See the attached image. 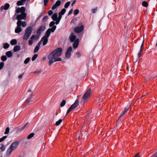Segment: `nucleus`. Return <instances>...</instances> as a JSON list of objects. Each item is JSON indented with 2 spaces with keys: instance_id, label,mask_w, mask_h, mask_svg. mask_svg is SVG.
<instances>
[{
  "instance_id": "obj_42",
  "label": "nucleus",
  "mask_w": 157,
  "mask_h": 157,
  "mask_svg": "<svg viewBox=\"0 0 157 157\" xmlns=\"http://www.w3.org/2000/svg\"><path fill=\"white\" fill-rule=\"evenodd\" d=\"M79 10L78 9H76L74 11V14L75 15H77L79 13Z\"/></svg>"
},
{
  "instance_id": "obj_20",
  "label": "nucleus",
  "mask_w": 157,
  "mask_h": 157,
  "mask_svg": "<svg viewBox=\"0 0 157 157\" xmlns=\"http://www.w3.org/2000/svg\"><path fill=\"white\" fill-rule=\"evenodd\" d=\"M52 19L54 21H55L57 19V14L56 13H55L52 16Z\"/></svg>"
},
{
  "instance_id": "obj_51",
  "label": "nucleus",
  "mask_w": 157,
  "mask_h": 157,
  "mask_svg": "<svg viewBox=\"0 0 157 157\" xmlns=\"http://www.w3.org/2000/svg\"><path fill=\"white\" fill-rule=\"evenodd\" d=\"M142 55V52H139L138 54L139 59H140V58L141 56Z\"/></svg>"
},
{
  "instance_id": "obj_8",
  "label": "nucleus",
  "mask_w": 157,
  "mask_h": 157,
  "mask_svg": "<svg viewBox=\"0 0 157 157\" xmlns=\"http://www.w3.org/2000/svg\"><path fill=\"white\" fill-rule=\"evenodd\" d=\"M37 35L36 36L34 35H33L30 38V39L33 40L34 39L36 38V40H37L39 38V36L40 35L41 33V31H40L38 29L37 30Z\"/></svg>"
},
{
  "instance_id": "obj_9",
  "label": "nucleus",
  "mask_w": 157,
  "mask_h": 157,
  "mask_svg": "<svg viewBox=\"0 0 157 157\" xmlns=\"http://www.w3.org/2000/svg\"><path fill=\"white\" fill-rule=\"evenodd\" d=\"M72 50L71 47H70L68 48L65 54L67 58H70L71 56V53Z\"/></svg>"
},
{
  "instance_id": "obj_6",
  "label": "nucleus",
  "mask_w": 157,
  "mask_h": 157,
  "mask_svg": "<svg viewBox=\"0 0 157 157\" xmlns=\"http://www.w3.org/2000/svg\"><path fill=\"white\" fill-rule=\"evenodd\" d=\"M26 13H21V14H19L17 15L16 19L18 21H21V20H25L26 18Z\"/></svg>"
},
{
  "instance_id": "obj_3",
  "label": "nucleus",
  "mask_w": 157,
  "mask_h": 157,
  "mask_svg": "<svg viewBox=\"0 0 157 157\" xmlns=\"http://www.w3.org/2000/svg\"><path fill=\"white\" fill-rule=\"evenodd\" d=\"M91 90L90 89L87 90L83 96L82 99H81V102L84 103L87 101L89 99L91 95Z\"/></svg>"
},
{
  "instance_id": "obj_28",
  "label": "nucleus",
  "mask_w": 157,
  "mask_h": 157,
  "mask_svg": "<svg viewBox=\"0 0 157 157\" xmlns=\"http://www.w3.org/2000/svg\"><path fill=\"white\" fill-rule=\"evenodd\" d=\"M7 57L5 56H2L1 57V59L2 61H5L7 60Z\"/></svg>"
},
{
  "instance_id": "obj_36",
  "label": "nucleus",
  "mask_w": 157,
  "mask_h": 157,
  "mask_svg": "<svg viewBox=\"0 0 157 157\" xmlns=\"http://www.w3.org/2000/svg\"><path fill=\"white\" fill-rule=\"evenodd\" d=\"M10 131V128L9 127H7L5 130V132H4L5 134H8Z\"/></svg>"
},
{
  "instance_id": "obj_44",
  "label": "nucleus",
  "mask_w": 157,
  "mask_h": 157,
  "mask_svg": "<svg viewBox=\"0 0 157 157\" xmlns=\"http://www.w3.org/2000/svg\"><path fill=\"white\" fill-rule=\"evenodd\" d=\"M0 148L1 150V151H5V147L3 144L2 145V146H1V147Z\"/></svg>"
},
{
  "instance_id": "obj_4",
  "label": "nucleus",
  "mask_w": 157,
  "mask_h": 157,
  "mask_svg": "<svg viewBox=\"0 0 157 157\" xmlns=\"http://www.w3.org/2000/svg\"><path fill=\"white\" fill-rule=\"evenodd\" d=\"M56 26H54L51 28L48 29L46 31L45 35L44 36L48 38L51 34V32H52L53 33L54 32L56 29Z\"/></svg>"
},
{
  "instance_id": "obj_56",
  "label": "nucleus",
  "mask_w": 157,
  "mask_h": 157,
  "mask_svg": "<svg viewBox=\"0 0 157 157\" xmlns=\"http://www.w3.org/2000/svg\"><path fill=\"white\" fill-rule=\"evenodd\" d=\"M33 40H29L28 41L29 44V45H31L33 44V41H32Z\"/></svg>"
},
{
  "instance_id": "obj_57",
  "label": "nucleus",
  "mask_w": 157,
  "mask_h": 157,
  "mask_svg": "<svg viewBox=\"0 0 157 157\" xmlns=\"http://www.w3.org/2000/svg\"><path fill=\"white\" fill-rule=\"evenodd\" d=\"M62 15H61L59 13V17L58 18H57V19L59 20L60 21L62 17Z\"/></svg>"
},
{
  "instance_id": "obj_32",
  "label": "nucleus",
  "mask_w": 157,
  "mask_h": 157,
  "mask_svg": "<svg viewBox=\"0 0 157 157\" xmlns=\"http://www.w3.org/2000/svg\"><path fill=\"white\" fill-rule=\"evenodd\" d=\"M30 60V58L29 57L27 58L24 61V63L26 64L28 63Z\"/></svg>"
},
{
  "instance_id": "obj_48",
  "label": "nucleus",
  "mask_w": 157,
  "mask_h": 157,
  "mask_svg": "<svg viewBox=\"0 0 157 157\" xmlns=\"http://www.w3.org/2000/svg\"><path fill=\"white\" fill-rule=\"evenodd\" d=\"M53 13V11L52 10H49L48 12V14L49 16H51Z\"/></svg>"
},
{
  "instance_id": "obj_19",
  "label": "nucleus",
  "mask_w": 157,
  "mask_h": 157,
  "mask_svg": "<svg viewBox=\"0 0 157 157\" xmlns=\"http://www.w3.org/2000/svg\"><path fill=\"white\" fill-rule=\"evenodd\" d=\"M33 96V95L31 94L30 97H29L26 100V102H28V104L30 102L33 101V100L32 99Z\"/></svg>"
},
{
  "instance_id": "obj_13",
  "label": "nucleus",
  "mask_w": 157,
  "mask_h": 157,
  "mask_svg": "<svg viewBox=\"0 0 157 157\" xmlns=\"http://www.w3.org/2000/svg\"><path fill=\"white\" fill-rule=\"evenodd\" d=\"M48 37L45 36L42 37L41 41H43V45H45L47 43L48 41Z\"/></svg>"
},
{
  "instance_id": "obj_54",
  "label": "nucleus",
  "mask_w": 157,
  "mask_h": 157,
  "mask_svg": "<svg viewBox=\"0 0 157 157\" xmlns=\"http://www.w3.org/2000/svg\"><path fill=\"white\" fill-rule=\"evenodd\" d=\"M128 109H129L128 107H125L123 111L125 113L126 112H127V111Z\"/></svg>"
},
{
  "instance_id": "obj_18",
  "label": "nucleus",
  "mask_w": 157,
  "mask_h": 157,
  "mask_svg": "<svg viewBox=\"0 0 157 157\" xmlns=\"http://www.w3.org/2000/svg\"><path fill=\"white\" fill-rule=\"evenodd\" d=\"M20 47L19 46L16 45L14 47L13 51L14 52H15L20 50Z\"/></svg>"
},
{
  "instance_id": "obj_55",
  "label": "nucleus",
  "mask_w": 157,
  "mask_h": 157,
  "mask_svg": "<svg viewBox=\"0 0 157 157\" xmlns=\"http://www.w3.org/2000/svg\"><path fill=\"white\" fill-rule=\"evenodd\" d=\"M128 109H129L128 107H125L123 111L125 113L126 112H127V111Z\"/></svg>"
},
{
  "instance_id": "obj_43",
  "label": "nucleus",
  "mask_w": 157,
  "mask_h": 157,
  "mask_svg": "<svg viewBox=\"0 0 157 157\" xmlns=\"http://www.w3.org/2000/svg\"><path fill=\"white\" fill-rule=\"evenodd\" d=\"M144 40L143 42V43H142L141 44V46L140 49V52H142V51H143V47L144 46Z\"/></svg>"
},
{
  "instance_id": "obj_53",
  "label": "nucleus",
  "mask_w": 157,
  "mask_h": 157,
  "mask_svg": "<svg viewBox=\"0 0 157 157\" xmlns=\"http://www.w3.org/2000/svg\"><path fill=\"white\" fill-rule=\"evenodd\" d=\"M49 0H44V5L46 6Z\"/></svg>"
},
{
  "instance_id": "obj_50",
  "label": "nucleus",
  "mask_w": 157,
  "mask_h": 157,
  "mask_svg": "<svg viewBox=\"0 0 157 157\" xmlns=\"http://www.w3.org/2000/svg\"><path fill=\"white\" fill-rule=\"evenodd\" d=\"M16 13H19L20 12H21V9L19 8H18L16 10Z\"/></svg>"
},
{
  "instance_id": "obj_10",
  "label": "nucleus",
  "mask_w": 157,
  "mask_h": 157,
  "mask_svg": "<svg viewBox=\"0 0 157 157\" xmlns=\"http://www.w3.org/2000/svg\"><path fill=\"white\" fill-rule=\"evenodd\" d=\"M83 26L82 25L80 27H78L75 28L74 29V31L76 33H80L83 30Z\"/></svg>"
},
{
  "instance_id": "obj_60",
  "label": "nucleus",
  "mask_w": 157,
  "mask_h": 157,
  "mask_svg": "<svg viewBox=\"0 0 157 157\" xmlns=\"http://www.w3.org/2000/svg\"><path fill=\"white\" fill-rule=\"evenodd\" d=\"M72 11H73V9H71L69 11V13H68V15H71L72 13Z\"/></svg>"
},
{
  "instance_id": "obj_49",
  "label": "nucleus",
  "mask_w": 157,
  "mask_h": 157,
  "mask_svg": "<svg viewBox=\"0 0 157 157\" xmlns=\"http://www.w3.org/2000/svg\"><path fill=\"white\" fill-rule=\"evenodd\" d=\"M72 109L71 108V107H70V108L67 110V113H66V115L68 114L71 111Z\"/></svg>"
},
{
  "instance_id": "obj_41",
  "label": "nucleus",
  "mask_w": 157,
  "mask_h": 157,
  "mask_svg": "<svg viewBox=\"0 0 157 157\" xmlns=\"http://www.w3.org/2000/svg\"><path fill=\"white\" fill-rule=\"evenodd\" d=\"M7 136H4L0 139V143L4 141L6 139V138Z\"/></svg>"
},
{
  "instance_id": "obj_62",
  "label": "nucleus",
  "mask_w": 157,
  "mask_h": 157,
  "mask_svg": "<svg viewBox=\"0 0 157 157\" xmlns=\"http://www.w3.org/2000/svg\"><path fill=\"white\" fill-rule=\"evenodd\" d=\"M76 54L78 55V57H79L81 56V55L80 54V53L79 52H76Z\"/></svg>"
},
{
  "instance_id": "obj_37",
  "label": "nucleus",
  "mask_w": 157,
  "mask_h": 157,
  "mask_svg": "<svg viewBox=\"0 0 157 157\" xmlns=\"http://www.w3.org/2000/svg\"><path fill=\"white\" fill-rule=\"evenodd\" d=\"M37 55L36 54H34L32 58V60L33 61H34L37 57Z\"/></svg>"
},
{
  "instance_id": "obj_11",
  "label": "nucleus",
  "mask_w": 157,
  "mask_h": 157,
  "mask_svg": "<svg viewBox=\"0 0 157 157\" xmlns=\"http://www.w3.org/2000/svg\"><path fill=\"white\" fill-rule=\"evenodd\" d=\"M61 4V1L60 0H58L56 1L55 4H54L52 7V9L54 10L56 9L57 7L59 6Z\"/></svg>"
},
{
  "instance_id": "obj_14",
  "label": "nucleus",
  "mask_w": 157,
  "mask_h": 157,
  "mask_svg": "<svg viewBox=\"0 0 157 157\" xmlns=\"http://www.w3.org/2000/svg\"><path fill=\"white\" fill-rule=\"evenodd\" d=\"M79 44V40L78 39H77L74 41L73 44V47L75 48H77Z\"/></svg>"
},
{
  "instance_id": "obj_15",
  "label": "nucleus",
  "mask_w": 157,
  "mask_h": 157,
  "mask_svg": "<svg viewBox=\"0 0 157 157\" xmlns=\"http://www.w3.org/2000/svg\"><path fill=\"white\" fill-rule=\"evenodd\" d=\"M10 7V5L9 4L6 3L4 6H2L1 7V10H7Z\"/></svg>"
},
{
  "instance_id": "obj_1",
  "label": "nucleus",
  "mask_w": 157,
  "mask_h": 157,
  "mask_svg": "<svg viewBox=\"0 0 157 157\" xmlns=\"http://www.w3.org/2000/svg\"><path fill=\"white\" fill-rule=\"evenodd\" d=\"M62 50L61 48H59L54 50L48 56L49 59L48 64L51 66L54 62L61 61V58H57L62 54Z\"/></svg>"
},
{
  "instance_id": "obj_17",
  "label": "nucleus",
  "mask_w": 157,
  "mask_h": 157,
  "mask_svg": "<svg viewBox=\"0 0 157 157\" xmlns=\"http://www.w3.org/2000/svg\"><path fill=\"white\" fill-rule=\"evenodd\" d=\"M13 150H12L10 147L7 149L6 152V155H10L12 152Z\"/></svg>"
},
{
  "instance_id": "obj_16",
  "label": "nucleus",
  "mask_w": 157,
  "mask_h": 157,
  "mask_svg": "<svg viewBox=\"0 0 157 157\" xmlns=\"http://www.w3.org/2000/svg\"><path fill=\"white\" fill-rule=\"evenodd\" d=\"M78 105V101L76 100L75 101L74 103L71 105L70 106V107H71L72 109H75V108H76V107H77Z\"/></svg>"
},
{
  "instance_id": "obj_40",
  "label": "nucleus",
  "mask_w": 157,
  "mask_h": 157,
  "mask_svg": "<svg viewBox=\"0 0 157 157\" xmlns=\"http://www.w3.org/2000/svg\"><path fill=\"white\" fill-rule=\"evenodd\" d=\"M48 18V16L47 15H46L45 16H44L43 19H42V21L43 22H45L47 20V19Z\"/></svg>"
},
{
  "instance_id": "obj_7",
  "label": "nucleus",
  "mask_w": 157,
  "mask_h": 157,
  "mask_svg": "<svg viewBox=\"0 0 157 157\" xmlns=\"http://www.w3.org/2000/svg\"><path fill=\"white\" fill-rule=\"evenodd\" d=\"M19 142L18 141L13 142L10 147L13 150L15 149L18 146Z\"/></svg>"
},
{
  "instance_id": "obj_22",
  "label": "nucleus",
  "mask_w": 157,
  "mask_h": 157,
  "mask_svg": "<svg viewBox=\"0 0 157 157\" xmlns=\"http://www.w3.org/2000/svg\"><path fill=\"white\" fill-rule=\"evenodd\" d=\"M6 56L10 58L11 57L12 55V52L11 51H8L6 52Z\"/></svg>"
},
{
  "instance_id": "obj_21",
  "label": "nucleus",
  "mask_w": 157,
  "mask_h": 157,
  "mask_svg": "<svg viewBox=\"0 0 157 157\" xmlns=\"http://www.w3.org/2000/svg\"><path fill=\"white\" fill-rule=\"evenodd\" d=\"M45 29V25H42L40 26L39 28L38 29L40 31L42 32Z\"/></svg>"
},
{
  "instance_id": "obj_47",
  "label": "nucleus",
  "mask_w": 157,
  "mask_h": 157,
  "mask_svg": "<svg viewBox=\"0 0 157 157\" xmlns=\"http://www.w3.org/2000/svg\"><path fill=\"white\" fill-rule=\"evenodd\" d=\"M125 113L123 111L120 114V116H119V119L120 118L123 116L124 115V114H125Z\"/></svg>"
},
{
  "instance_id": "obj_33",
  "label": "nucleus",
  "mask_w": 157,
  "mask_h": 157,
  "mask_svg": "<svg viewBox=\"0 0 157 157\" xmlns=\"http://www.w3.org/2000/svg\"><path fill=\"white\" fill-rule=\"evenodd\" d=\"M9 47V44L7 43H6L5 44H4L3 47L4 49H7Z\"/></svg>"
},
{
  "instance_id": "obj_25",
  "label": "nucleus",
  "mask_w": 157,
  "mask_h": 157,
  "mask_svg": "<svg viewBox=\"0 0 157 157\" xmlns=\"http://www.w3.org/2000/svg\"><path fill=\"white\" fill-rule=\"evenodd\" d=\"M21 13H25V7L22 6L21 7Z\"/></svg>"
},
{
  "instance_id": "obj_31",
  "label": "nucleus",
  "mask_w": 157,
  "mask_h": 157,
  "mask_svg": "<svg viewBox=\"0 0 157 157\" xmlns=\"http://www.w3.org/2000/svg\"><path fill=\"white\" fill-rule=\"evenodd\" d=\"M142 5L144 7H147L148 5V4L147 2L144 1L142 2Z\"/></svg>"
},
{
  "instance_id": "obj_24",
  "label": "nucleus",
  "mask_w": 157,
  "mask_h": 157,
  "mask_svg": "<svg viewBox=\"0 0 157 157\" xmlns=\"http://www.w3.org/2000/svg\"><path fill=\"white\" fill-rule=\"evenodd\" d=\"M25 2L22 1L21 0L18 1L17 3V6H21L24 5L23 3Z\"/></svg>"
},
{
  "instance_id": "obj_12",
  "label": "nucleus",
  "mask_w": 157,
  "mask_h": 157,
  "mask_svg": "<svg viewBox=\"0 0 157 157\" xmlns=\"http://www.w3.org/2000/svg\"><path fill=\"white\" fill-rule=\"evenodd\" d=\"M70 41L71 42H73L76 39V36L73 33H71L69 36Z\"/></svg>"
},
{
  "instance_id": "obj_52",
  "label": "nucleus",
  "mask_w": 157,
  "mask_h": 157,
  "mask_svg": "<svg viewBox=\"0 0 157 157\" xmlns=\"http://www.w3.org/2000/svg\"><path fill=\"white\" fill-rule=\"evenodd\" d=\"M150 157H157V152L153 154Z\"/></svg>"
},
{
  "instance_id": "obj_30",
  "label": "nucleus",
  "mask_w": 157,
  "mask_h": 157,
  "mask_svg": "<svg viewBox=\"0 0 157 157\" xmlns=\"http://www.w3.org/2000/svg\"><path fill=\"white\" fill-rule=\"evenodd\" d=\"M63 120L60 119L58 121H56V125L57 126H58L62 122Z\"/></svg>"
},
{
  "instance_id": "obj_63",
  "label": "nucleus",
  "mask_w": 157,
  "mask_h": 157,
  "mask_svg": "<svg viewBox=\"0 0 157 157\" xmlns=\"http://www.w3.org/2000/svg\"><path fill=\"white\" fill-rule=\"evenodd\" d=\"M23 74H20L18 76V78L20 79H21L22 78Z\"/></svg>"
},
{
  "instance_id": "obj_29",
  "label": "nucleus",
  "mask_w": 157,
  "mask_h": 157,
  "mask_svg": "<svg viewBox=\"0 0 157 157\" xmlns=\"http://www.w3.org/2000/svg\"><path fill=\"white\" fill-rule=\"evenodd\" d=\"M34 135V134L33 133H32L29 135L27 136V138L28 139H30L33 137Z\"/></svg>"
},
{
  "instance_id": "obj_35",
  "label": "nucleus",
  "mask_w": 157,
  "mask_h": 157,
  "mask_svg": "<svg viewBox=\"0 0 157 157\" xmlns=\"http://www.w3.org/2000/svg\"><path fill=\"white\" fill-rule=\"evenodd\" d=\"M66 104V101L64 100H63L60 103V106L61 107L63 106Z\"/></svg>"
},
{
  "instance_id": "obj_2",
  "label": "nucleus",
  "mask_w": 157,
  "mask_h": 157,
  "mask_svg": "<svg viewBox=\"0 0 157 157\" xmlns=\"http://www.w3.org/2000/svg\"><path fill=\"white\" fill-rule=\"evenodd\" d=\"M33 30V28L31 26L27 27L25 30V34L23 36V39L27 40L30 36Z\"/></svg>"
},
{
  "instance_id": "obj_38",
  "label": "nucleus",
  "mask_w": 157,
  "mask_h": 157,
  "mask_svg": "<svg viewBox=\"0 0 157 157\" xmlns=\"http://www.w3.org/2000/svg\"><path fill=\"white\" fill-rule=\"evenodd\" d=\"M39 49V47H38L36 46L35 48V49L34 50V53L37 52Z\"/></svg>"
},
{
  "instance_id": "obj_27",
  "label": "nucleus",
  "mask_w": 157,
  "mask_h": 157,
  "mask_svg": "<svg viewBox=\"0 0 157 157\" xmlns=\"http://www.w3.org/2000/svg\"><path fill=\"white\" fill-rule=\"evenodd\" d=\"M66 11V9H65L63 8L61 10L59 13L62 15L64 14V13H65Z\"/></svg>"
},
{
  "instance_id": "obj_23",
  "label": "nucleus",
  "mask_w": 157,
  "mask_h": 157,
  "mask_svg": "<svg viewBox=\"0 0 157 157\" xmlns=\"http://www.w3.org/2000/svg\"><path fill=\"white\" fill-rule=\"evenodd\" d=\"M10 43L12 45H15L17 43V41L16 39H13L11 40Z\"/></svg>"
},
{
  "instance_id": "obj_61",
  "label": "nucleus",
  "mask_w": 157,
  "mask_h": 157,
  "mask_svg": "<svg viewBox=\"0 0 157 157\" xmlns=\"http://www.w3.org/2000/svg\"><path fill=\"white\" fill-rule=\"evenodd\" d=\"M134 157H140V153L136 154L135 156Z\"/></svg>"
},
{
  "instance_id": "obj_59",
  "label": "nucleus",
  "mask_w": 157,
  "mask_h": 157,
  "mask_svg": "<svg viewBox=\"0 0 157 157\" xmlns=\"http://www.w3.org/2000/svg\"><path fill=\"white\" fill-rule=\"evenodd\" d=\"M27 124H28V123L26 124L22 127L21 128V130H23L25 128V127L27 126Z\"/></svg>"
},
{
  "instance_id": "obj_39",
  "label": "nucleus",
  "mask_w": 157,
  "mask_h": 157,
  "mask_svg": "<svg viewBox=\"0 0 157 157\" xmlns=\"http://www.w3.org/2000/svg\"><path fill=\"white\" fill-rule=\"evenodd\" d=\"M55 24V22L54 21H52L50 22L49 25L50 27H53L54 26V25Z\"/></svg>"
},
{
  "instance_id": "obj_34",
  "label": "nucleus",
  "mask_w": 157,
  "mask_h": 157,
  "mask_svg": "<svg viewBox=\"0 0 157 157\" xmlns=\"http://www.w3.org/2000/svg\"><path fill=\"white\" fill-rule=\"evenodd\" d=\"M70 4V2H67L65 4L64 7L66 8H68Z\"/></svg>"
},
{
  "instance_id": "obj_58",
  "label": "nucleus",
  "mask_w": 157,
  "mask_h": 157,
  "mask_svg": "<svg viewBox=\"0 0 157 157\" xmlns=\"http://www.w3.org/2000/svg\"><path fill=\"white\" fill-rule=\"evenodd\" d=\"M55 21H56V23H55L56 24V25H58L59 23L60 20H59L57 19Z\"/></svg>"
},
{
  "instance_id": "obj_64",
  "label": "nucleus",
  "mask_w": 157,
  "mask_h": 157,
  "mask_svg": "<svg viewBox=\"0 0 157 157\" xmlns=\"http://www.w3.org/2000/svg\"><path fill=\"white\" fill-rule=\"evenodd\" d=\"M76 0H74L72 3H71V6H73V5L76 2Z\"/></svg>"
},
{
  "instance_id": "obj_26",
  "label": "nucleus",
  "mask_w": 157,
  "mask_h": 157,
  "mask_svg": "<svg viewBox=\"0 0 157 157\" xmlns=\"http://www.w3.org/2000/svg\"><path fill=\"white\" fill-rule=\"evenodd\" d=\"M21 25H21L23 27H25L26 25V22L25 21L22 22L21 21V22L20 23Z\"/></svg>"
},
{
  "instance_id": "obj_5",
  "label": "nucleus",
  "mask_w": 157,
  "mask_h": 157,
  "mask_svg": "<svg viewBox=\"0 0 157 157\" xmlns=\"http://www.w3.org/2000/svg\"><path fill=\"white\" fill-rule=\"evenodd\" d=\"M21 22V21H18L17 23V26L15 30V32L16 33H19L22 31V29L20 24Z\"/></svg>"
},
{
  "instance_id": "obj_45",
  "label": "nucleus",
  "mask_w": 157,
  "mask_h": 157,
  "mask_svg": "<svg viewBox=\"0 0 157 157\" xmlns=\"http://www.w3.org/2000/svg\"><path fill=\"white\" fill-rule=\"evenodd\" d=\"M4 63L3 62H1L0 63V70L2 69L3 67Z\"/></svg>"
},
{
  "instance_id": "obj_46",
  "label": "nucleus",
  "mask_w": 157,
  "mask_h": 157,
  "mask_svg": "<svg viewBox=\"0 0 157 157\" xmlns=\"http://www.w3.org/2000/svg\"><path fill=\"white\" fill-rule=\"evenodd\" d=\"M98 8L96 7L95 8L93 9H92V11L93 13H95L97 10Z\"/></svg>"
}]
</instances>
